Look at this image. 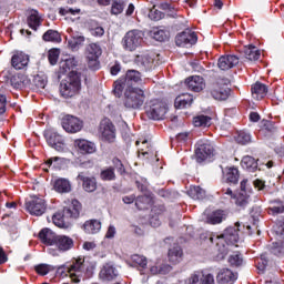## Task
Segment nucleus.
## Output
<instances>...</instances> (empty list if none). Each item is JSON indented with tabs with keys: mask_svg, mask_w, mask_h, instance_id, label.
Masks as SVG:
<instances>
[{
	"mask_svg": "<svg viewBox=\"0 0 284 284\" xmlns=\"http://www.w3.org/2000/svg\"><path fill=\"white\" fill-rule=\"evenodd\" d=\"M207 241L209 243H214V241H216L219 252L217 258L219 261H223V258L227 256L230 250L239 247V245H236V243H239V230L234 226H229L221 235H216L215 237L210 235Z\"/></svg>",
	"mask_w": 284,
	"mask_h": 284,
	"instance_id": "1",
	"label": "nucleus"
},
{
	"mask_svg": "<svg viewBox=\"0 0 284 284\" xmlns=\"http://www.w3.org/2000/svg\"><path fill=\"white\" fill-rule=\"evenodd\" d=\"M224 196L231 199V203H235L237 207H247L250 203V180L243 179L240 182V190L237 194H234L232 189H223Z\"/></svg>",
	"mask_w": 284,
	"mask_h": 284,
	"instance_id": "2",
	"label": "nucleus"
},
{
	"mask_svg": "<svg viewBox=\"0 0 284 284\" xmlns=\"http://www.w3.org/2000/svg\"><path fill=\"white\" fill-rule=\"evenodd\" d=\"M148 95L145 90L139 87H129L124 91V105L130 110H141Z\"/></svg>",
	"mask_w": 284,
	"mask_h": 284,
	"instance_id": "3",
	"label": "nucleus"
},
{
	"mask_svg": "<svg viewBox=\"0 0 284 284\" xmlns=\"http://www.w3.org/2000/svg\"><path fill=\"white\" fill-rule=\"evenodd\" d=\"M81 92V75L72 71L67 80L60 83V94L63 99H72Z\"/></svg>",
	"mask_w": 284,
	"mask_h": 284,
	"instance_id": "4",
	"label": "nucleus"
},
{
	"mask_svg": "<svg viewBox=\"0 0 284 284\" xmlns=\"http://www.w3.org/2000/svg\"><path fill=\"white\" fill-rule=\"evenodd\" d=\"M81 214V203L72 200L71 205L63 209L62 213H55L52 221L57 227H65V219H79Z\"/></svg>",
	"mask_w": 284,
	"mask_h": 284,
	"instance_id": "5",
	"label": "nucleus"
},
{
	"mask_svg": "<svg viewBox=\"0 0 284 284\" xmlns=\"http://www.w3.org/2000/svg\"><path fill=\"white\" fill-rule=\"evenodd\" d=\"M145 114L152 121H161L165 119V114H168V104L159 99H153L146 102Z\"/></svg>",
	"mask_w": 284,
	"mask_h": 284,
	"instance_id": "6",
	"label": "nucleus"
},
{
	"mask_svg": "<svg viewBox=\"0 0 284 284\" xmlns=\"http://www.w3.org/2000/svg\"><path fill=\"white\" fill-rule=\"evenodd\" d=\"M143 43V32L141 30H131L122 39V48L126 52H134Z\"/></svg>",
	"mask_w": 284,
	"mask_h": 284,
	"instance_id": "7",
	"label": "nucleus"
},
{
	"mask_svg": "<svg viewBox=\"0 0 284 284\" xmlns=\"http://www.w3.org/2000/svg\"><path fill=\"white\" fill-rule=\"evenodd\" d=\"M53 247L48 248L49 254L51 256H59V252H70L74 247V240L68 235H58Z\"/></svg>",
	"mask_w": 284,
	"mask_h": 284,
	"instance_id": "8",
	"label": "nucleus"
},
{
	"mask_svg": "<svg viewBox=\"0 0 284 284\" xmlns=\"http://www.w3.org/2000/svg\"><path fill=\"white\" fill-rule=\"evenodd\" d=\"M26 210L33 216H43L45 210H48V203L44 199L33 195L26 202Z\"/></svg>",
	"mask_w": 284,
	"mask_h": 284,
	"instance_id": "9",
	"label": "nucleus"
},
{
	"mask_svg": "<svg viewBox=\"0 0 284 284\" xmlns=\"http://www.w3.org/2000/svg\"><path fill=\"white\" fill-rule=\"evenodd\" d=\"M84 270L83 258H79L60 266L58 272L64 276H68V274L70 276H81Z\"/></svg>",
	"mask_w": 284,
	"mask_h": 284,
	"instance_id": "10",
	"label": "nucleus"
},
{
	"mask_svg": "<svg viewBox=\"0 0 284 284\" xmlns=\"http://www.w3.org/2000/svg\"><path fill=\"white\" fill-rule=\"evenodd\" d=\"M103 54L101 45L98 43H90L87 47L85 57L91 70H99V57Z\"/></svg>",
	"mask_w": 284,
	"mask_h": 284,
	"instance_id": "11",
	"label": "nucleus"
},
{
	"mask_svg": "<svg viewBox=\"0 0 284 284\" xmlns=\"http://www.w3.org/2000/svg\"><path fill=\"white\" fill-rule=\"evenodd\" d=\"M195 155L197 163H203L210 156H214V146L207 140H200L196 143Z\"/></svg>",
	"mask_w": 284,
	"mask_h": 284,
	"instance_id": "12",
	"label": "nucleus"
},
{
	"mask_svg": "<svg viewBox=\"0 0 284 284\" xmlns=\"http://www.w3.org/2000/svg\"><path fill=\"white\" fill-rule=\"evenodd\" d=\"M100 134L108 143H114L116 141V128L109 119H104L100 122Z\"/></svg>",
	"mask_w": 284,
	"mask_h": 284,
	"instance_id": "13",
	"label": "nucleus"
},
{
	"mask_svg": "<svg viewBox=\"0 0 284 284\" xmlns=\"http://www.w3.org/2000/svg\"><path fill=\"white\" fill-rule=\"evenodd\" d=\"M44 139L48 145L57 150V152H63L65 150V142L63 136H61L57 131L48 130L44 132Z\"/></svg>",
	"mask_w": 284,
	"mask_h": 284,
	"instance_id": "14",
	"label": "nucleus"
},
{
	"mask_svg": "<svg viewBox=\"0 0 284 284\" xmlns=\"http://www.w3.org/2000/svg\"><path fill=\"white\" fill-rule=\"evenodd\" d=\"M196 41H199V37H196V33L190 29H186L175 37V43L179 48H190L191 45H194Z\"/></svg>",
	"mask_w": 284,
	"mask_h": 284,
	"instance_id": "15",
	"label": "nucleus"
},
{
	"mask_svg": "<svg viewBox=\"0 0 284 284\" xmlns=\"http://www.w3.org/2000/svg\"><path fill=\"white\" fill-rule=\"evenodd\" d=\"M62 128L70 134H77V132L83 130V121L74 115H65L62 119Z\"/></svg>",
	"mask_w": 284,
	"mask_h": 284,
	"instance_id": "16",
	"label": "nucleus"
},
{
	"mask_svg": "<svg viewBox=\"0 0 284 284\" xmlns=\"http://www.w3.org/2000/svg\"><path fill=\"white\" fill-rule=\"evenodd\" d=\"M134 62L141 70H152L154 68V54L141 53L138 54L134 59Z\"/></svg>",
	"mask_w": 284,
	"mask_h": 284,
	"instance_id": "17",
	"label": "nucleus"
},
{
	"mask_svg": "<svg viewBox=\"0 0 284 284\" xmlns=\"http://www.w3.org/2000/svg\"><path fill=\"white\" fill-rule=\"evenodd\" d=\"M185 85L191 92H201L205 89V80L201 75H193L185 79Z\"/></svg>",
	"mask_w": 284,
	"mask_h": 284,
	"instance_id": "18",
	"label": "nucleus"
},
{
	"mask_svg": "<svg viewBox=\"0 0 284 284\" xmlns=\"http://www.w3.org/2000/svg\"><path fill=\"white\" fill-rule=\"evenodd\" d=\"M239 275L230 268H222L216 275V282L219 284H234L236 283Z\"/></svg>",
	"mask_w": 284,
	"mask_h": 284,
	"instance_id": "19",
	"label": "nucleus"
},
{
	"mask_svg": "<svg viewBox=\"0 0 284 284\" xmlns=\"http://www.w3.org/2000/svg\"><path fill=\"white\" fill-rule=\"evenodd\" d=\"M67 32L70 34L68 45L73 52H77V50H79L81 45L85 43V37L79 32L72 31V29H68Z\"/></svg>",
	"mask_w": 284,
	"mask_h": 284,
	"instance_id": "20",
	"label": "nucleus"
},
{
	"mask_svg": "<svg viewBox=\"0 0 284 284\" xmlns=\"http://www.w3.org/2000/svg\"><path fill=\"white\" fill-rule=\"evenodd\" d=\"M235 65H239V57L236 55H222L217 61V67L223 71L232 70Z\"/></svg>",
	"mask_w": 284,
	"mask_h": 284,
	"instance_id": "21",
	"label": "nucleus"
},
{
	"mask_svg": "<svg viewBox=\"0 0 284 284\" xmlns=\"http://www.w3.org/2000/svg\"><path fill=\"white\" fill-rule=\"evenodd\" d=\"M57 233H53L50 229H42L39 233V239L44 245H50V247H54V243L57 242Z\"/></svg>",
	"mask_w": 284,
	"mask_h": 284,
	"instance_id": "22",
	"label": "nucleus"
},
{
	"mask_svg": "<svg viewBox=\"0 0 284 284\" xmlns=\"http://www.w3.org/2000/svg\"><path fill=\"white\" fill-rule=\"evenodd\" d=\"M189 284H214V275L210 273L193 274L189 278Z\"/></svg>",
	"mask_w": 284,
	"mask_h": 284,
	"instance_id": "23",
	"label": "nucleus"
},
{
	"mask_svg": "<svg viewBox=\"0 0 284 284\" xmlns=\"http://www.w3.org/2000/svg\"><path fill=\"white\" fill-rule=\"evenodd\" d=\"M251 94L255 101H261V99H265L267 97V85L255 82L251 88Z\"/></svg>",
	"mask_w": 284,
	"mask_h": 284,
	"instance_id": "24",
	"label": "nucleus"
},
{
	"mask_svg": "<svg viewBox=\"0 0 284 284\" xmlns=\"http://www.w3.org/2000/svg\"><path fill=\"white\" fill-rule=\"evenodd\" d=\"M30 62V58L26 53H17L11 59V65L14 70H23Z\"/></svg>",
	"mask_w": 284,
	"mask_h": 284,
	"instance_id": "25",
	"label": "nucleus"
},
{
	"mask_svg": "<svg viewBox=\"0 0 284 284\" xmlns=\"http://www.w3.org/2000/svg\"><path fill=\"white\" fill-rule=\"evenodd\" d=\"M119 276V272L112 264H105L100 271V278L102 281H114Z\"/></svg>",
	"mask_w": 284,
	"mask_h": 284,
	"instance_id": "26",
	"label": "nucleus"
},
{
	"mask_svg": "<svg viewBox=\"0 0 284 284\" xmlns=\"http://www.w3.org/2000/svg\"><path fill=\"white\" fill-rule=\"evenodd\" d=\"M126 88H132V85L143 83V79H141V72L136 70H129L124 78Z\"/></svg>",
	"mask_w": 284,
	"mask_h": 284,
	"instance_id": "27",
	"label": "nucleus"
},
{
	"mask_svg": "<svg viewBox=\"0 0 284 284\" xmlns=\"http://www.w3.org/2000/svg\"><path fill=\"white\" fill-rule=\"evenodd\" d=\"M123 203H125L126 205H130L131 203H134L135 201V206L138 207V210H145V206H143V203H149L150 199H148V196L142 195V196H135V195H125L122 199Z\"/></svg>",
	"mask_w": 284,
	"mask_h": 284,
	"instance_id": "28",
	"label": "nucleus"
},
{
	"mask_svg": "<svg viewBox=\"0 0 284 284\" xmlns=\"http://www.w3.org/2000/svg\"><path fill=\"white\" fill-rule=\"evenodd\" d=\"M224 174V179L226 180V183H230L231 185L239 184L240 173L239 169L234 166L226 168L222 171Z\"/></svg>",
	"mask_w": 284,
	"mask_h": 284,
	"instance_id": "29",
	"label": "nucleus"
},
{
	"mask_svg": "<svg viewBox=\"0 0 284 284\" xmlns=\"http://www.w3.org/2000/svg\"><path fill=\"white\" fill-rule=\"evenodd\" d=\"M194 101V97L190 93H183L175 98L174 105L178 110H181L183 108H190Z\"/></svg>",
	"mask_w": 284,
	"mask_h": 284,
	"instance_id": "30",
	"label": "nucleus"
},
{
	"mask_svg": "<svg viewBox=\"0 0 284 284\" xmlns=\"http://www.w3.org/2000/svg\"><path fill=\"white\" fill-rule=\"evenodd\" d=\"M231 92L232 90H230L227 87H215L211 91V97H213L215 101H226V99L230 98Z\"/></svg>",
	"mask_w": 284,
	"mask_h": 284,
	"instance_id": "31",
	"label": "nucleus"
},
{
	"mask_svg": "<svg viewBox=\"0 0 284 284\" xmlns=\"http://www.w3.org/2000/svg\"><path fill=\"white\" fill-rule=\"evenodd\" d=\"M79 65V61L74 57H68L65 59H62L60 62V70L61 72H74V68Z\"/></svg>",
	"mask_w": 284,
	"mask_h": 284,
	"instance_id": "32",
	"label": "nucleus"
},
{
	"mask_svg": "<svg viewBox=\"0 0 284 284\" xmlns=\"http://www.w3.org/2000/svg\"><path fill=\"white\" fill-rule=\"evenodd\" d=\"M75 145L82 154H94L97 152V145L88 140H77Z\"/></svg>",
	"mask_w": 284,
	"mask_h": 284,
	"instance_id": "33",
	"label": "nucleus"
},
{
	"mask_svg": "<svg viewBox=\"0 0 284 284\" xmlns=\"http://www.w3.org/2000/svg\"><path fill=\"white\" fill-rule=\"evenodd\" d=\"M11 85L16 90H21V88L30 85V79L24 74H16L11 78Z\"/></svg>",
	"mask_w": 284,
	"mask_h": 284,
	"instance_id": "34",
	"label": "nucleus"
},
{
	"mask_svg": "<svg viewBox=\"0 0 284 284\" xmlns=\"http://www.w3.org/2000/svg\"><path fill=\"white\" fill-rule=\"evenodd\" d=\"M87 234H98L101 232V222L99 220H89L83 224Z\"/></svg>",
	"mask_w": 284,
	"mask_h": 284,
	"instance_id": "35",
	"label": "nucleus"
},
{
	"mask_svg": "<svg viewBox=\"0 0 284 284\" xmlns=\"http://www.w3.org/2000/svg\"><path fill=\"white\" fill-rule=\"evenodd\" d=\"M78 179L83 182V189L85 192H94L97 190V179L85 178L83 173H80Z\"/></svg>",
	"mask_w": 284,
	"mask_h": 284,
	"instance_id": "36",
	"label": "nucleus"
},
{
	"mask_svg": "<svg viewBox=\"0 0 284 284\" xmlns=\"http://www.w3.org/2000/svg\"><path fill=\"white\" fill-rule=\"evenodd\" d=\"M53 187H54L55 192H59L60 194H65L72 190L70 181H68L65 179L55 180Z\"/></svg>",
	"mask_w": 284,
	"mask_h": 284,
	"instance_id": "37",
	"label": "nucleus"
},
{
	"mask_svg": "<svg viewBox=\"0 0 284 284\" xmlns=\"http://www.w3.org/2000/svg\"><path fill=\"white\" fill-rule=\"evenodd\" d=\"M27 23L31 30H37L41 26V16L39 11L32 10L27 19Z\"/></svg>",
	"mask_w": 284,
	"mask_h": 284,
	"instance_id": "38",
	"label": "nucleus"
},
{
	"mask_svg": "<svg viewBox=\"0 0 284 284\" xmlns=\"http://www.w3.org/2000/svg\"><path fill=\"white\" fill-rule=\"evenodd\" d=\"M183 258V250L176 245L169 250V261L171 263H181Z\"/></svg>",
	"mask_w": 284,
	"mask_h": 284,
	"instance_id": "39",
	"label": "nucleus"
},
{
	"mask_svg": "<svg viewBox=\"0 0 284 284\" xmlns=\"http://www.w3.org/2000/svg\"><path fill=\"white\" fill-rule=\"evenodd\" d=\"M187 194L194 201H203L205 199V190L201 189V186H191Z\"/></svg>",
	"mask_w": 284,
	"mask_h": 284,
	"instance_id": "40",
	"label": "nucleus"
},
{
	"mask_svg": "<svg viewBox=\"0 0 284 284\" xmlns=\"http://www.w3.org/2000/svg\"><path fill=\"white\" fill-rule=\"evenodd\" d=\"M42 39L43 41H49L51 43H61V33L50 29L42 36Z\"/></svg>",
	"mask_w": 284,
	"mask_h": 284,
	"instance_id": "41",
	"label": "nucleus"
},
{
	"mask_svg": "<svg viewBox=\"0 0 284 284\" xmlns=\"http://www.w3.org/2000/svg\"><path fill=\"white\" fill-rule=\"evenodd\" d=\"M193 125L195 128H209V125H212V118L207 115H197L193 118Z\"/></svg>",
	"mask_w": 284,
	"mask_h": 284,
	"instance_id": "42",
	"label": "nucleus"
},
{
	"mask_svg": "<svg viewBox=\"0 0 284 284\" xmlns=\"http://www.w3.org/2000/svg\"><path fill=\"white\" fill-rule=\"evenodd\" d=\"M225 221V211L217 210L213 212L209 217L207 222L212 225H216L219 223H223Z\"/></svg>",
	"mask_w": 284,
	"mask_h": 284,
	"instance_id": "43",
	"label": "nucleus"
},
{
	"mask_svg": "<svg viewBox=\"0 0 284 284\" xmlns=\"http://www.w3.org/2000/svg\"><path fill=\"white\" fill-rule=\"evenodd\" d=\"M151 37L155 41L163 42V41H168V39H170V32H168L163 29H153L151 31Z\"/></svg>",
	"mask_w": 284,
	"mask_h": 284,
	"instance_id": "44",
	"label": "nucleus"
},
{
	"mask_svg": "<svg viewBox=\"0 0 284 284\" xmlns=\"http://www.w3.org/2000/svg\"><path fill=\"white\" fill-rule=\"evenodd\" d=\"M268 250L274 256H283L284 254V241L273 242Z\"/></svg>",
	"mask_w": 284,
	"mask_h": 284,
	"instance_id": "45",
	"label": "nucleus"
},
{
	"mask_svg": "<svg viewBox=\"0 0 284 284\" xmlns=\"http://www.w3.org/2000/svg\"><path fill=\"white\" fill-rule=\"evenodd\" d=\"M132 263L136 265L138 267H141L142 270H145L148 267V257L140 255V254H134L131 256Z\"/></svg>",
	"mask_w": 284,
	"mask_h": 284,
	"instance_id": "46",
	"label": "nucleus"
},
{
	"mask_svg": "<svg viewBox=\"0 0 284 284\" xmlns=\"http://www.w3.org/2000/svg\"><path fill=\"white\" fill-rule=\"evenodd\" d=\"M100 178L102 181H114L116 179L114 168L110 166L108 169H103L100 173Z\"/></svg>",
	"mask_w": 284,
	"mask_h": 284,
	"instance_id": "47",
	"label": "nucleus"
},
{
	"mask_svg": "<svg viewBox=\"0 0 284 284\" xmlns=\"http://www.w3.org/2000/svg\"><path fill=\"white\" fill-rule=\"evenodd\" d=\"M229 263L233 267H241L243 265V255H241L239 252H234L229 256Z\"/></svg>",
	"mask_w": 284,
	"mask_h": 284,
	"instance_id": "48",
	"label": "nucleus"
},
{
	"mask_svg": "<svg viewBox=\"0 0 284 284\" xmlns=\"http://www.w3.org/2000/svg\"><path fill=\"white\" fill-rule=\"evenodd\" d=\"M37 274H40V276H47V274H50V272H54V266L49 264H40L36 266Z\"/></svg>",
	"mask_w": 284,
	"mask_h": 284,
	"instance_id": "49",
	"label": "nucleus"
},
{
	"mask_svg": "<svg viewBox=\"0 0 284 284\" xmlns=\"http://www.w3.org/2000/svg\"><path fill=\"white\" fill-rule=\"evenodd\" d=\"M123 90H128V84L125 83V79H120L114 82V94L115 97H121Z\"/></svg>",
	"mask_w": 284,
	"mask_h": 284,
	"instance_id": "50",
	"label": "nucleus"
},
{
	"mask_svg": "<svg viewBox=\"0 0 284 284\" xmlns=\"http://www.w3.org/2000/svg\"><path fill=\"white\" fill-rule=\"evenodd\" d=\"M33 83L38 90H44L45 87L48 85V79L45 77L37 75L33 79Z\"/></svg>",
	"mask_w": 284,
	"mask_h": 284,
	"instance_id": "51",
	"label": "nucleus"
},
{
	"mask_svg": "<svg viewBox=\"0 0 284 284\" xmlns=\"http://www.w3.org/2000/svg\"><path fill=\"white\" fill-rule=\"evenodd\" d=\"M235 141H236V143H240V145H245V144L250 143V134L241 131L235 136Z\"/></svg>",
	"mask_w": 284,
	"mask_h": 284,
	"instance_id": "52",
	"label": "nucleus"
},
{
	"mask_svg": "<svg viewBox=\"0 0 284 284\" xmlns=\"http://www.w3.org/2000/svg\"><path fill=\"white\" fill-rule=\"evenodd\" d=\"M273 214H283L284 213V205L281 201H274L273 206L270 207Z\"/></svg>",
	"mask_w": 284,
	"mask_h": 284,
	"instance_id": "53",
	"label": "nucleus"
},
{
	"mask_svg": "<svg viewBox=\"0 0 284 284\" xmlns=\"http://www.w3.org/2000/svg\"><path fill=\"white\" fill-rule=\"evenodd\" d=\"M163 17H165V13H163L156 9H151L149 12V18L151 19V21H161V19H163Z\"/></svg>",
	"mask_w": 284,
	"mask_h": 284,
	"instance_id": "54",
	"label": "nucleus"
},
{
	"mask_svg": "<svg viewBox=\"0 0 284 284\" xmlns=\"http://www.w3.org/2000/svg\"><path fill=\"white\" fill-rule=\"evenodd\" d=\"M48 59L51 65H57V61H59V50L57 49L50 50Z\"/></svg>",
	"mask_w": 284,
	"mask_h": 284,
	"instance_id": "55",
	"label": "nucleus"
},
{
	"mask_svg": "<svg viewBox=\"0 0 284 284\" xmlns=\"http://www.w3.org/2000/svg\"><path fill=\"white\" fill-rule=\"evenodd\" d=\"M261 59V50H257L256 47L250 45V61H258Z\"/></svg>",
	"mask_w": 284,
	"mask_h": 284,
	"instance_id": "56",
	"label": "nucleus"
},
{
	"mask_svg": "<svg viewBox=\"0 0 284 284\" xmlns=\"http://www.w3.org/2000/svg\"><path fill=\"white\" fill-rule=\"evenodd\" d=\"M123 2H119V1H115L112 3V7H111V12L113 14H121V12H123Z\"/></svg>",
	"mask_w": 284,
	"mask_h": 284,
	"instance_id": "57",
	"label": "nucleus"
},
{
	"mask_svg": "<svg viewBox=\"0 0 284 284\" xmlns=\"http://www.w3.org/2000/svg\"><path fill=\"white\" fill-rule=\"evenodd\" d=\"M113 165H114L115 170L119 172V174L125 173V166H123V163L121 162V160L114 158Z\"/></svg>",
	"mask_w": 284,
	"mask_h": 284,
	"instance_id": "58",
	"label": "nucleus"
},
{
	"mask_svg": "<svg viewBox=\"0 0 284 284\" xmlns=\"http://www.w3.org/2000/svg\"><path fill=\"white\" fill-rule=\"evenodd\" d=\"M261 126L264 128L267 132H274V123L270 120H262Z\"/></svg>",
	"mask_w": 284,
	"mask_h": 284,
	"instance_id": "59",
	"label": "nucleus"
},
{
	"mask_svg": "<svg viewBox=\"0 0 284 284\" xmlns=\"http://www.w3.org/2000/svg\"><path fill=\"white\" fill-rule=\"evenodd\" d=\"M265 267H267V258L265 257V255H262L257 262V270L260 272H265Z\"/></svg>",
	"mask_w": 284,
	"mask_h": 284,
	"instance_id": "60",
	"label": "nucleus"
},
{
	"mask_svg": "<svg viewBox=\"0 0 284 284\" xmlns=\"http://www.w3.org/2000/svg\"><path fill=\"white\" fill-rule=\"evenodd\" d=\"M241 59H250V44L240 48Z\"/></svg>",
	"mask_w": 284,
	"mask_h": 284,
	"instance_id": "61",
	"label": "nucleus"
},
{
	"mask_svg": "<svg viewBox=\"0 0 284 284\" xmlns=\"http://www.w3.org/2000/svg\"><path fill=\"white\" fill-rule=\"evenodd\" d=\"M91 34L93 37H103V34H105V30L102 27H95L91 29Z\"/></svg>",
	"mask_w": 284,
	"mask_h": 284,
	"instance_id": "62",
	"label": "nucleus"
},
{
	"mask_svg": "<svg viewBox=\"0 0 284 284\" xmlns=\"http://www.w3.org/2000/svg\"><path fill=\"white\" fill-rule=\"evenodd\" d=\"M115 235H116V227H114V225H110L106 231L105 239H114Z\"/></svg>",
	"mask_w": 284,
	"mask_h": 284,
	"instance_id": "63",
	"label": "nucleus"
},
{
	"mask_svg": "<svg viewBox=\"0 0 284 284\" xmlns=\"http://www.w3.org/2000/svg\"><path fill=\"white\" fill-rule=\"evenodd\" d=\"M6 103H8L6 95L0 94V114L6 113Z\"/></svg>",
	"mask_w": 284,
	"mask_h": 284,
	"instance_id": "64",
	"label": "nucleus"
}]
</instances>
